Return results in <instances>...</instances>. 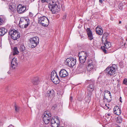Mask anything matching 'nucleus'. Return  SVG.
I'll return each mask as SVG.
<instances>
[{"instance_id": "3c124183", "label": "nucleus", "mask_w": 127, "mask_h": 127, "mask_svg": "<svg viewBox=\"0 0 127 127\" xmlns=\"http://www.w3.org/2000/svg\"><path fill=\"white\" fill-rule=\"evenodd\" d=\"M125 44H125V43L124 44V46H125Z\"/></svg>"}, {"instance_id": "a19ab883", "label": "nucleus", "mask_w": 127, "mask_h": 127, "mask_svg": "<svg viewBox=\"0 0 127 127\" xmlns=\"http://www.w3.org/2000/svg\"><path fill=\"white\" fill-rule=\"evenodd\" d=\"M73 99L72 97V96H71L70 98V100L72 101Z\"/></svg>"}, {"instance_id": "0eeeda50", "label": "nucleus", "mask_w": 127, "mask_h": 127, "mask_svg": "<svg viewBox=\"0 0 127 127\" xmlns=\"http://www.w3.org/2000/svg\"><path fill=\"white\" fill-rule=\"evenodd\" d=\"M31 45V47L34 48L35 47L39 42V38L37 37H35L32 38L30 40Z\"/></svg>"}, {"instance_id": "e433bc0d", "label": "nucleus", "mask_w": 127, "mask_h": 127, "mask_svg": "<svg viewBox=\"0 0 127 127\" xmlns=\"http://www.w3.org/2000/svg\"><path fill=\"white\" fill-rule=\"evenodd\" d=\"M3 21L2 19L0 18V25L3 24Z\"/></svg>"}, {"instance_id": "ea45409f", "label": "nucleus", "mask_w": 127, "mask_h": 127, "mask_svg": "<svg viewBox=\"0 0 127 127\" xmlns=\"http://www.w3.org/2000/svg\"><path fill=\"white\" fill-rule=\"evenodd\" d=\"M15 62L14 64H16V65L17 66V65L18 64V63H17V60H16V61H15Z\"/></svg>"}, {"instance_id": "f03ea898", "label": "nucleus", "mask_w": 127, "mask_h": 127, "mask_svg": "<svg viewBox=\"0 0 127 127\" xmlns=\"http://www.w3.org/2000/svg\"><path fill=\"white\" fill-rule=\"evenodd\" d=\"M29 19L27 18H21L19 24V26L21 28H27L30 23Z\"/></svg>"}, {"instance_id": "7c9ffc66", "label": "nucleus", "mask_w": 127, "mask_h": 127, "mask_svg": "<svg viewBox=\"0 0 127 127\" xmlns=\"http://www.w3.org/2000/svg\"><path fill=\"white\" fill-rule=\"evenodd\" d=\"M47 115L48 116H49V117H51V114L49 113V112L48 111H45L44 112V114H43V115Z\"/></svg>"}, {"instance_id": "473e14b6", "label": "nucleus", "mask_w": 127, "mask_h": 127, "mask_svg": "<svg viewBox=\"0 0 127 127\" xmlns=\"http://www.w3.org/2000/svg\"><path fill=\"white\" fill-rule=\"evenodd\" d=\"M123 5V3H121L119 4V8L121 10L123 8L122 7Z\"/></svg>"}, {"instance_id": "a878e982", "label": "nucleus", "mask_w": 127, "mask_h": 127, "mask_svg": "<svg viewBox=\"0 0 127 127\" xmlns=\"http://www.w3.org/2000/svg\"><path fill=\"white\" fill-rule=\"evenodd\" d=\"M96 32L98 34L101 35L103 33L102 30L99 27H97L96 29Z\"/></svg>"}, {"instance_id": "c756f323", "label": "nucleus", "mask_w": 127, "mask_h": 127, "mask_svg": "<svg viewBox=\"0 0 127 127\" xmlns=\"http://www.w3.org/2000/svg\"><path fill=\"white\" fill-rule=\"evenodd\" d=\"M20 50L21 51H23L25 50V48L23 45H22L20 46Z\"/></svg>"}, {"instance_id": "8fccbe9b", "label": "nucleus", "mask_w": 127, "mask_h": 127, "mask_svg": "<svg viewBox=\"0 0 127 127\" xmlns=\"http://www.w3.org/2000/svg\"><path fill=\"white\" fill-rule=\"evenodd\" d=\"M7 73H8V74H9V73H10V72H9V71H8Z\"/></svg>"}, {"instance_id": "4c0bfd02", "label": "nucleus", "mask_w": 127, "mask_h": 127, "mask_svg": "<svg viewBox=\"0 0 127 127\" xmlns=\"http://www.w3.org/2000/svg\"><path fill=\"white\" fill-rule=\"evenodd\" d=\"M41 0V2L43 3H44V2H47L49 0Z\"/></svg>"}, {"instance_id": "412c9836", "label": "nucleus", "mask_w": 127, "mask_h": 127, "mask_svg": "<svg viewBox=\"0 0 127 127\" xmlns=\"http://www.w3.org/2000/svg\"><path fill=\"white\" fill-rule=\"evenodd\" d=\"M55 95L54 92L53 90H49L46 94V96L48 97H52Z\"/></svg>"}, {"instance_id": "20e7f679", "label": "nucleus", "mask_w": 127, "mask_h": 127, "mask_svg": "<svg viewBox=\"0 0 127 127\" xmlns=\"http://www.w3.org/2000/svg\"><path fill=\"white\" fill-rule=\"evenodd\" d=\"M51 79L53 83L55 84H57L59 83V80L55 70H53L51 72Z\"/></svg>"}, {"instance_id": "2f4dec72", "label": "nucleus", "mask_w": 127, "mask_h": 127, "mask_svg": "<svg viewBox=\"0 0 127 127\" xmlns=\"http://www.w3.org/2000/svg\"><path fill=\"white\" fill-rule=\"evenodd\" d=\"M15 112H18L19 110V108L18 107L16 104L15 105Z\"/></svg>"}, {"instance_id": "f8f14e48", "label": "nucleus", "mask_w": 127, "mask_h": 127, "mask_svg": "<svg viewBox=\"0 0 127 127\" xmlns=\"http://www.w3.org/2000/svg\"><path fill=\"white\" fill-rule=\"evenodd\" d=\"M86 65L85 63L80 62L77 67V70L80 72L84 71L86 69Z\"/></svg>"}, {"instance_id": "58836bf2", "label": "nucleus", "mask_w": 127, "mask_h": 127, "mask_svg": "<svg viewBox=\"0 0 127 127\" xmlns=\"http://www.w3.org/2000/svg\"><path fill=\"white\" fill-rule=\"evenodd\" d=\"M67 16V15L65 13L64 14V15L63 16V19H66V17Z\"/></svg>"}, {"instance_id": "c85d7f7f", "label": "nucleus", "mask_w": 127, "mask_h": 127, "mask_svg": "<svg viewBox=\"0 0 127 127\" xmlns=\"http://www.w3.org/2000/svg\"><path fill=\"white\" fill-rule=\"evenodd\" d=\"M17 66V65H16V64H11V67H10V69H14Z\"/></svg>"}, {"instance_id": "bb28decb", "label": "nucleus", "mask_w": 127, "mask_h": 127, "mask_svg": "<svg viewBox=\"0 0 127 127\" xmlns=\"http://www.w3.org/2000/svg\"><path fill=\"white\" fill-rule=\"evenodd\" d=\"M19 52L18 50V48L17 47H14L13 49V55H15L18 54Z\"/></svg>"}, {"instance_id": "79ce46f5", "label": "nucleus", "mask_w": 127, "mask_h": 127, "mask_svg": "<svg viewBox=\"0 0 127 127\" xmlns=\"http://www.w3.org/2000/svg\"><path fill=\"white\" fill-rule=\"evenodd\" d=\"M8 127H13V126L12 125H10Z\"/></svg>"}, {"instance_id": "a211bd4d", "label": "nucleus", "mask_w": 127, "mask_h": 127, "mask_svg": "<svg viewBox=\"0 0 127 127\" xmlns=\"http://www.w3.org/2000/svg\"><path fill=\"white\" fill-rule=\"evenodd\" d=\"M42 117L44 123L46 124H48L50 121L51 117L47 115H42Z\"/></svg>"}, {"instance_id": "aec40b11", "label": "nucleus", "mask_w": 127, "mask_h": 127, "mask_svg": "<svg viewBox=\"0 0 127 127\" xmlns=\"http://www.w3.org/2000/svg\"><path fill=\"white\" fill-rule=\"evenodd\" d=\"M114 113L117 115H119L121 114V110L117 106H115L113 109Z\"/></svg>"}, {"instance_id": "f3484780", "label": "nucleus", "mask_w": 127, "mask_h": 127, "mask_svg": "<svg viewBox=\"0 0 127 127\" xmlns=\"http://www.w3.org/2000/svg\"><path fill=\"white\" fill-rule=\"evenodd\" d=\"M68 75V73L64 69H61L59 72V76L61 77H65Z\"/></svg>"}, {"instance_id": "2eb2a0df", "label": "nucleus", "mask_w": 127, "mask_h": 127, "mask_svg": "<svg viewBox=\"0 0 127 127\" xmlns=\"http://www.w3.org/2000/svg\"><path fill=\"white\" fill-rule=\"evenodd\" d=\"M104 97L103 98V99L104 100L105 99H106L108 100V102H110L111 101V100L109 99L108 100L109 97H110V98H111V95L110 92L108 90H105L104 92Z\"/></svg>"}, {"instance_id": "72a5a7b5", "label": "nucleus", "mask_w": 127, "mask_h": 127, "mask_svg": "<svg viewBox=\"0 0 127 127\" xmlns=\"http://www.w3.org/2000/svg\"><path fill=\"white\" fill-rule=\"evenodd\" d=\"M16 59L15 58H14L11 61V64H14V63H15V61H16Z\"/></svg>"}, {"instance_id": "6e6552de", "label": "nucleus", "mask_w": 127, "mask_h": 127, "mask_svg": "<svg viewBox=\"0 0 127 127\" xmlns=\"http://www.w3.org/2000/svg\"><path fill=\"white\" fill-rule=\"evenodd\" d=\"M87 82L90 84V85L87 87V89L88 91L91 93L94 89L95 81L93 79H91L90 80H87Z\"/></svg>"}, {"instance_id": "c9c22d12", "label": "nucleus", "mask_w": 127, "mask_h": 127, "mask_svg": "<svg viewBox=\"0 0 127 127\" xmlns=\"http://www.w3.org/2000/svg\"><path fill=\"white\" fill-rule=\"evenodd\" d=\"M109 105V104H108V105L107 104H105V108L106 109H109V108L108 107Z\"/></svg>"}, {"instance_id": "49530a36", "label": "nucleus", "mask_w": 127, "mask_h": 127, "mask_svg": "<svg viewBox=\"0 0 127 127\" xmlns=\"http://www.w3.org/2000/svg\"><path fill=\"white\" fill-rule=\"evenodd\" d=\"M107 115H108V116H110V114H107Z\"/></svg>"}, {"instance_id": "dca6fc26", "label": "nucleus", "mask_w": 127, "mask_h": 127, "mask_svg": "<svg viewBox=\"0 0 127 127\" xmlns=\"http://www.w3.org/2000/svg\"><path fill=\"white\" fill-rule=\"evenodd\" d=\"M92 62V61L91 60H88L87 63L88 65L87 67V70L88 71H91L93 68L94 66Z\"/></svg>"}, {"instance_id": "b1692460", "label": "nucleus", "mask_w": 127, "mask_h": 127, "mask_svg": "<svg viewBox=\"0 0 127 127\" xmlns=\"http://www.w3.org/2000/svg\"><path fill=\"white\" fill-rule=\"evenodd\" d=\"M39 82V80L38 77L34 78L32 81V83L34 85H37L38 84Z\"/></svg>"}, {"instance_id": "9b49d317", "label": "nucleus", "mask_w": 127, "mask_h": 127, "mask_svg": "<svg viewBox=\"0 0 127 127\" xmlns=\"http://www.w3.org/2000/svg\"><path fill=\"white\" fill-rule=\"evenodd\" d=\"M67 65L69 66L72 67L75 64L76 60L75 59L73 58H67L66 59Z\"/></svg>"}, {"instance_id": "4468645a", "label": "nucleus", "mask_w": 127, "mask_h": 127, "mask_svg": "<svg viewBox=\"0 0 127 127\" xmlns=\"http://www.w3.org/2000/svg\"><path fill=\"white\" fill-rule=\"evenodd\" d=\"M35 17L38 18V23L41 24L42 22L45 20V18H46L45 16H44L40 13H37Z\"/></svg>"}, {"instance_id": "cd10ccee", "label": "nucleus", "mask_w": 127, "mask_h": 127, "mask_svg": "<svg viewBox=\"0 0 127 127\" xmlns=\"http://www.w3.org/2000/svg\"><path fill=\"white\" fill-rule=\"evenodd\" d=\"M109 34L106 32L104 33L103 35V36L102 38V41L103 42V38H105V39L106 40V37H107L108 36Z\"/></svg>"}, {"instance_id": "9d476101", "label": "nucleus", "mask_w": 127, "mask_h": 127, "mask_svg": "<svg viewBox=\"0 0 127 127\" xmlns=\"http://www.w3.org/2000/svg\"><path fill=\"white\" fill-rule=\"evenodd\" d=\"M52 127H59L60 121L58 117L54 118H52L51 120Z\"/></svg>"}, {"instance_id": "de8ad7c7", "label": "nucleus", "mask_w": 127, "mask_h": 127, "mask_svg": "<svg viewBox=\"0 0 127 127\" xmlns=\"http://www.w3.org/2000/svg\"><path fill=\"white\" fill-rule=\"evenodd\" d=\"M121 97H120V102H122V101H121V100H120V99H121Z\"/></svg>"}, {"instance_id": "c03bdc74", "label": "nucleus", "mask_w": 127, "mask_h": 127, "mask_svg": "<svg viewBox=\"0 0 127 127\" xmlns=\"http://www.w3.org/2000/svg\"><path fill=\"white\" fill-rule=\"evenodd\" d=\"M12 55H10L9 57V59H10L11 58V57L12 56Z\"/></svg>"}, {"instance_id": "4be33fe9", "label": "nucleus", "mask_w": 127, "mask_h": 127, "mask_svg": "<svg viewBox=\"0 0 127 127\" xmlns=\"http://www.w3.org/2000/svg\"><path fill=\"white\" fill-rule=\"evenodd\" d=\"M49 22L48 19L46 17L41 24L42 26L47 27L49 24Z\"/></svg>"}, {"instance_id": "5701e85b", "label": "nucleus", "mask_w": 127, "mask_h": 127, "mask_svg": "<svg viewBox=\"0 0 127 127\" xmlns=\"http://www.w3.org/2000/svg\"><path fill=\"white\" fill-rule=\"evenodd\" d=\"M7 32V30L4 28H0V36L4 35Z\"/></svg>"}, {"instance_id": "7ed1b4c3", "label": "nucleus", "mask_w": 127, "mask_h": 127, "mask_svg": "<svg viewBox=\"0 0 127 127\" xmlns=\"http://www.w3.org/2000/svg\"><path fill=\"white\" fill-rule=\"evenodd\" d=\"M114 66L115 65H112V66L108 67L104 71L106 74L112 79H113L115 73V69L114 67Z\"/></svg>"}, {"instance_id": "603ef678", "label": "nucleus", "mask_w": 127, "mask_h": 127, "mask_svg": "<svg viewBox=\"0 0 127 127\" xmlns=\"http://www.w3.org/2000/svg\"><path fill=\"white\" fill-rule=\"evenodd\" d=\"M61 127H64L63 126H61Z\"/></svg>"}, {"instance_id": "ddd939ff", "label": "nucleus", "mask_w": 127, "mask_h": 127, "mask_svg": "<svg viewBox=\"0 0 127 127\" xmlns=\"http://www.w3.org/2000/svg\"><path fill=\"white\" fill-rule=\"evenodd\" d=\"M26 7L21 4H19L17 7V11L19 14H22L26 11Z\"/></svg>"}, {"instance_id": "1a4fd4ad", "label": "nucleus", "mask_w": 127, "mask_h": 127, "mask_svg": "<svg viewBox=\"0 0 127 127\" xmlns=\"http://www.w3.org/2000/svg\"><path fill=\"white\" fill-rule=\"evenodd\" d=\"M87 53L84 51H81L79 53L80 62L85 63L87 56Z\"/></svg>"}, {"instance_id": "6ab92c4d", "label": "nucleus", "mask_w": 127, "mask_h": 127, "mask_svg": "<svg viewBox=\"0 0 127 127\" xmlns=\"http://www.w3.org/2000/svg\"><path fill=\"white\" fill-rule=\"evenodd\" d=\"M86 31L89 39L90 40H92L93 38L92 31L89 28H87Z\"/></svg>"}, {"instance_id": "39448f33", "label": "nucleus", "mask_w": 127, "mask_h": 127, "mask_svg": "<svg viewBox=\"0 0 127 127\" xmlns=\"http://www.w3.org/2000/svg\"><path fill=\"white\" fill-rule=\"evenodd\" d=\"M9 34H11V38L14 40H17L20 37L19 32L15 30L10 31L9 32Z\"/></svg>"}, {"instance_id": "393cba45", "label": "nucleus", "mask_w": 127, "mask_h": 127, "mask_svg": "<svg viewBox=\"0 0 127 127\" xmlns=\"http://www.w3.org/2000/svg\"><path fill=\"white\" fill-rule=\"evenodd\" d=\"M9 9L12 12L15 13L16 11V7L13 5H9Z\"/></svg>"}, {"instance_id": "09e8293b", "label": "nucleus", "mask_w": 127, "mask_h": 127, "mask_svg": "<svg viewBox=\"0 0 127 127\" xmlns=\"http://www.w3.org/2000/svg\"><path fill=\"white\" fill-rule=\"evenodd\" d=\"M126 27L127 28V25L126 26Z\"/></svg>"}, {"instance_id": "a18cd8bd", "label": "nucleus", "mask_w": 127, "mask_h": 127, "mask_svg": "<svg viewBox=\"0 0 127 127\" xmlns=\"http://www.w3.org/2000/svg\"><path fill=\"white\" fill-rule=\"evenodd\" d=\"M121 21H119V23L120 24L121 23Z\"/></svg>"}, {"instance_id": "37998d69", "label": "nucleus", "mask_w": 127, "mask_h": 127, "mask_svg": "<svg viewBox=\"0 0 127 127\" xmlns=\"http://www.w3.org/2000/svg\"><path fill=\"white\" fill-rule=\"evenodd\" d=\"M99 2L100 3H102V0H99Z\"/></svg>"}, {"instance_id": "f257e3e1", "label": "nucleus", "mask_w": 127, "mask_h": 127, "mask_svg": "<svg viewBox=\"0 0 127 127\" xmlns=\"http://www.w3.org/2000/svg\"><path fill=\"white\" fill-rule=\"evenodd\" d=\"M48 6L52 14L57 13L60 10V5L58 2H54L52 1V4L50 3L48 4Z\"/></svg>"}, {"instance_id": "423d86ee", "label": "nucleus", "mask_w": 127, "mask_h": 127, "mask_svg": "<svg viewBox=\"0 0 127 127\" xmlns=\"http://www.w3.org/2000/svg\"><path fill=\"white\" fill-rule=\"evenodd\" d=\"M104 43V45L103 46L101 47V48L105 54H107L109 53L108 49L111 46V43L110 42H107L106 40Z\"/></svg>"}, {"instance_id": "f704fd0d", "label": "nucleus", "mask_w": 127, "mask_h": 127, "mask_svg": "<svg viewBox=\"0 0 127 127\" xmlns=\"http://www.w3.org/2000/svg\"><path fill=\"white\" fill-rule=\"evenodd\" d=\"M123 83L125 84H127V79L125 78L124 79Z\"/></svg>"}]
</instances>
